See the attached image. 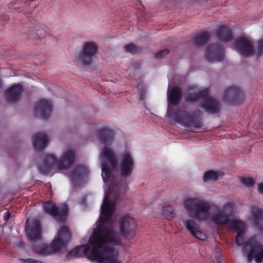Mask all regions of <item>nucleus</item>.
<instances>
[{
    "mask_svg": "<svg viewBox=\"0 0 263 263\" xmlns=\"http://www.w3.org/2000/svg\"><path fill=\"white\" fill-rule=\"evenodd\" d=\"M101 141L103 147L99 154V160L101 164L102 177L105 184L104 186V196L105 189L106 194L111 195V197H117L119 193L126 191L127 186L125 183H117L111 178L114 170L118 169L121 175L127 177L131 175L134 166V161L131 154L125 152L123 153L117 163L114 153L110 148L112 141V133L106 128L101 131Z\"/></svg>",
    "mask_w": 263,
    "mask_h": 263,
    "instance_id": "f257e3e1",
    "label": "nucleus"
},
{
    "mask_svg": "<svg viewBox=\"0 0 263 263\" xmlns=\"http://www.w3.org/2000/svg\"><path fill=\"white\" fill-rule=\"evenodd\" d=\"M121 242L120 236L104 225L99 230L94 228L88 243L76 247L67 254V258L85 255L97 263H123L118 259V253L112 248Z\"/></svg>",
    "mask_w": 263,
    "mask_h": 263,
    "instance_id": "f03ea898",
    "label": "nucleus"
},
{
    "mask_svg": "<svg viewBox=\"0 0 263 263\" xmlns=\"http://www.w3.org/2000/svg\"><path fill=\"white\" fill-rule=\"evenodd\" d=\"M185 211L198 221L211 220L217 224L228 222L233 213L234 206L231 203L225 204L221 210L214 205L197 198L186 197L182 203Z\"/></svg>",
    "mask_w": 263,
    "mask_h": 263,
    "instance_id": "7ed1b4c3",
    "label": "nucleus"
},
{
    "mask_svg": "<svg viewBox=\"0 0 263 263\" xmlns=\"http://www.w3.org/2000/svg\"><path fill=\"white\" fill-rule=\"evenodd\" d=\"M105 189V196L103 199V204L101 207L100 216L99 220L96 222L95 228L96 230H99L104 226L114 231L121 237V242L118 245H114L112 247L119 254V252L115 249L116 246L121 245L122 242L123 238L127 239L133 238L135 235V230L136 228V224L134 218L128 215L123 217L120 221V232L119 233L115 226V223L112 220L113 213L114 212L115 201L117 197H111V195L106 194ZM118 259L120 260L119 258Z\"/></svg>",
    "mask_w": 263,
    "mask_h": 263,
    "instance_id": "20e7f679",
    "label": "nucleus"
},
{
    "mask_svg": "<svg viewBox=\"0 0 263 263\" xmlns=\"http://www.w3.org/2000/svg\"><path fill=\"white\" fill-rule=\"evenodd\" d=\"M230 227L237 232L236 238L238 246H243L242 253L248 262L254 259L259 263L263 259V245L255 240V238H251L247 242L245 240L246 225L243 222L239 219L231 221Z\"/></svg>",
    "mask_w": 263,
    "mask_h": 263,
    "instance_id": "39448f33",
    "label": "nucleus"
},
{
    "mask_svg": "<svg viewBox=\"0 0 263 263\" xmlns=\"http://www.w3.org/2000/svg\"><path fill=\"white\" fill-rule=\"evenodd\" d=\"M74 158V152L71 149L66 150L60 159H57L53 155H46L44 161L39 165V171L47 175L52 172L56 173L59 170H66L71 166Z\"/></svg>",
    "mask_w": 263,
    "mask_h": 263,
    "instance_id": "423d86ee",
    "label": "nucleus"
},
{
    "mask_svg": "<svg viewBox=\"0 0 263 263\" xmlns=\"http://www.w3.org/2000/svg\"><path fill=\"white\" fill-rule=\"evenodd\" d=\"M70 238V234L68 228L63 226L61 227L55 235L50 247L41 243L35 245L34 252L42 256H49L54 252H58L64 248Z\"/></svg>",
    "mask_w": 263,
    "mask_h": 263,
    "instance_id": "0eeeda50",
    "label": "nucleus"
},
{
    "mask_svg": "<svg viewBox=\"0 0 263 263\" xmlns=\"http://www.w3.org/2000/svg\"><path fill=\"white\" fill-rule=\"evenodd\" d=\"M254 49L252 41L246 37H240L235 43V48L237 52L245 56L260 55L263 52V40L259 42Z\"/></svg>",
    "mask_w": 263,
    "mask_h": 263,
    "instance_id": "6e6552de",
    "label": "nucleus"
},
{
    "mask_svg": "<svg viewBox=\"0 0 263 263\" xmlns=\"http://www.w3.org/2000/svg\"><path fill=\"white\" fill-rule=\"evenodd\" d=\"M202 99L203 100V107L206 111L210 113H216L219 110V105L218 103L213 98L209 96L206 91H202L199 92V96L196 93L190 94L187 98V101H197Z\"/></svg>",
    "mask_w": 263,
    "mask_h": 263,
    "instance_id": "1a4fd4ad",
    "label": "nucleus"
},
{
    "mask_svg": "<svg viewBox=\"0 0 263 263\" xmlns=\"http://www.w3.org/2000/svg\"><path fill=\"white\" fill-rule=\"evenodd\" d=\"M98 50V46L95 42L92 41L85 42L83 45L81 52L79 54V60L84 65H90Z\"/></svg>",
    "mask_w": 263,
    "mask_h": 263,
    "instance_id": "9d476101",
    "label": "nucleus"
},
{
    "mask_svg": "<svg viewBox=\"0 0 263 263\" xmlns=\"http://www.w3.org/2000/svg\"><path fill=\"white\" fill-rule=\"evenodd\" d=\"M43 209L46 213L55 217L59 221H64L66 218L68 208L66 204L57 207L54 203L46 202L43 205Z\"/></svg>",
    "mask_w": 263,
    "mask_h": 263,
    "instance_id": "9b49d317",
    "label": "nucleus"
},
{
    "mask_svg": "<svg viewBox=\"0 0 263 263\" xmlns=\"http://www.w3.org/2000/svg\"><path fill=\"white\" fill-rule=\"evenodd\" d=\"M26 232L28 237L32 240L40 239L42 236V227L40 222L37 220L26 221Z\"/></svg>",
    "mask_w": 263,
    "mask_h": 263,
    "instance_id": "f8f14e48",
    "label": "nucleus"
},
{
    "mask_svg": "<svg viewBox=\"0 0 263 263\" xmlns=\"http://www.w3.org/2000/svg\"><path fill=\"white\" fill-rule=\"evenodd\" d=\"M249 219L257 229L263 232V210L256 207L251 208Z\"/></svg>",
    "mask_w": 263,
    "mask_h": 263,
    "instance_id": "ddd939ff",
    "label": "nucleus"
},
{
    "mask_svg": "<svg viewBox=\"0 0 263 263\" xmlns=\"http://www.w3.org/2000/svg\"><path fill=\"white\" fill-rule=\"evenodd\" d=\"M184 225L191 234L196 238L202 240L206 239V235L201 230L200 227L196 223L194 219H189L186 220Z\"/></svg>",
    "mask_w": 263,
    "mask_h": 263,
    "instance_id": "4468645a",
    "label": "nucleus"
},
{
    "mask_svg": "<svg viewBox=\"0 0 263 263\" xmlns=\"http://www.w3.org/2000/svg\"><path fill=\"white\" fill-rule=\"evenodd\" d=\"M52 104L47 100H42L39 101L35 105V110L37 116L43 119L47 118L52 111Z\"/></svg>",
    "mask_w": 263,
    "mask_h": 263,
    "instance_id": "2eb2a0df",
    "label": "nucleus"
},
{
    "mask_svg": "<svg viewBox=\"0 0 263 263\" xmlns=\"http://www.w3.org/2000/svg\"><path fill=\"white\" fill-rule=\"evenodd\" d=\"M167 101H168V108L167 111V117L171 118V105H176L179 102L181 96V91L179 88L174 87L170 91V88L167 90Z\"/></svg>",
    "mask_w": 263,
    "mask_h": 263,
    "instance_id": "dca6fc26",
    "label": "nucleus"
},
{
    "mask_svg": "<svg viewBox=\"0 0 263 263\" xmlns=\"http://www.w3.org/2000/svg\"><path fill=\"white\" fill-rule=\"evenodd\" d=\"M205 57L210 62L221 61L223 59L222 49L217 45L211 46L207 49Z\"/></svg>",
    "mask_w": 263,
    "mask_h": 263,
    "instance_id": "f3484780",
    "label": "nucleus"
},
{
    "mask_svg": "<svg viewBox=\"0 0 263 263\" xmlns=\"http://www.w3.org/2000/svg\"><path fill=\"white\" fill-rule=\"evenodd\" d=\"M48 143V136L44 133H37L32 138L33 147L39 152L43 150L47 146Z\"/></svg>",
    "mask_w": 263,
    "mask_h": 263,
    "instance_id": "a211bd4d",
    "label": "nucleus"
},
{
    "mask_svg": "<svg viewBox=\"0 0 263 263\" xmlns=\"http://www.w3.org/2000/svg\"><path fill=\"white\" fill-rule=\"evenodd\" d=\"M87 168L83 165H80L76 168L69 176V178L73 184L81 182L88 174Z\"/></svg>",
    "mask_w": 263,
    "mask_h": 263,
    "instance_id": "6ab92c4d",
    "label": "nucleus"
},
{
    "mask_svg": "<svg viewBox=\"0 0 263 263\" xmlns=\"http://www.w3.org/2000/svg\"><path fill=\"white\" fill-rule=\"evenodd\" d=\"M22 92V88L18 85L12 86L6 92V98L8 101L11 102H14L18 100Z\"/></svg>",
    "mask_w": 263,
    "mask_h": 263,
    "instance_id": "aec40b11",
    "label": "nucleus"
},
{
    "mask_svg": "<svg viewBox=\"0 0 263 263\" xmlns=\"http://www.w3.org/2000/svg\"><path fill=\"white\" fill-rule=\"evenodd\" d=\"M223 174L218 171H209L204 174L203 180L204 182H212L216 181Z\"/></svg>",
    "mask_w": 263,
    "mask_h": 263,
    "instance_id": "412c9836",
    "label": "nucleus"
},
{
    "mask_svg": "<svg viewBox=\"0 0 263 263\" xmlns=\"http://www.w3.org/2000/svg\"><path fill=\"white\" fill-rule=\"evenodd\" d=\"M217 34L220 40L228 42L231 40V34L229 28L226 27H220L217 31Z\"/></svg>",
    "mask_w": 263,
    "mask_h": 263,
    "instance_id": "4be33fe9",
    "label": "nucleus"
},
{
    "mask_svg": "<svg viewBox=\"0 0 263 263\" xmlns=\"http://www.w3.org/2000/svg\"><path fill=\"white\" fill-rule=\"evenodd\" d=\"M209 35L207 33L203 32L198 34L194 39L195 43L199 46L207 41Z\"/></svg>",
    "mask_w": 263,
    "mask_h": 263,
    "instance_id": "5701e85b",
    "label": "nucleus"
},
{
    "mask_svg": "<svg viewBox=\"0 0 263 263\" xmlns=\"http://www.w3.org/2000/svg\"><path fill=\"white\" fill-rule=\"evenodd\" d=\"M241 182L247 187H251L254 185V180L249 177H241L240 178Z\"/></svg>",
    "mask_w": 263,
    "mask_h": 263,
    "instance_id": "b1692460",
    "label": "nucleus"
},
{
    "mask_svg": "<svg viewBox=\"0 0 263 263\" xmlns=\"http://www.w3.org/2000/svg\"><path fill=\"white\" fill-rule=\"evenodd\" d=\"M124 49L125 51L131 53H135L138 50L137 47L133 44H129L124 46Z\"/></svg>",
    "mask_w": 263,
    "mask_h": 263,
    "instance_id": "393cba45",
    "label": "nucleus"
},
{
    "mask_svg": "<svg viewBox=\"0 0 263 263\" xmlns=\"http://www.w3.org/2000/svg\"><path fill=\"white\" fill-rule=\"evenodd\" d=\"M239 91V90L237 87H232L227 90L226 93L227 95L234 96L237 94Z\"/></svg>",
    "mask_w": 263,
    "mask_h": 263,
    "instance_id": "a878e982",
    "label": "nucleus"
},
{
    "mask_svg": "<svg viewBox=\"0 0 263 263\" xmlns=\"http://www.w3.org/2000/svg\"><path fill=\"white\" fill-rule=\"evenodd\" d=\"M19 261L21 263H43L40 261L35 260L32 258H20Z\"/></svg>",
    "mask_w": 263,
    "mask_h": 263,
    "instance_id": "bb28decb",
    "label": "nucleus"
},
{
    "mask_svg": "<svg viewBox=\"0 0 263 263\" xmlns=\"http://www.w3.org/2000/svg\"><path fill=\"white\" fill-rule=\"evenodd\" d=\"M168 53H169V51L168 50H164L161 51L157 53L155 55V57L157 59H159V58H162V57L167 55V54H168Z\"/></svg>",
    "mask_w": 263,
    "mask_h": 263,
    "instance_id": "cd10ccee",
    "label": "nucleus"
},
{
    "mask_svg": "<svg viewBox=\"0 0 263 263\" xmlns=\"http://www.w3.org/2000/svg\"><path fill=\"white\" fill-rule=\"evenodd\" d=\"M258 191L260 194H263V183L258 185Z\"/></svg>",
    "mask_w": 263,
    "mask_h": 263,
    "instance_id": "c85d7f7f",
    "label": "nucleus"
},
{
    "mask_svg": "<svg viewBox=\"0 0 263 263\" xmlns=\"http://www.w3.org/2000/svg\"><path fill=\"white\" fill-rule=\"evenodd\" d=\"M10 214L9 212H6L5 213V215L4 216V219L5 221H7L9 219L10 217Z\"/></svg>",
    "mask_w": 263,
    "mask_h": 263,
    "instance_id": "c756f323",
    "label": "nucleus"
},
{
    "mask_svg": "<svg viewBox=\"0 0 263 263\" xmlns=\"http://www.w3.org/2000/svg\"><path fill=\"white\" fill-rule=\"evenodd\" d=\"M176 120L177 122H178V123H179L180 124H183V121H182V120H180V119L177 118Z\"/></svg>",
    "mask_w": 263,
    "mask_h": 263,
    "instance_id": "7c9ffc66",
    "label": "nucleus"
},
{
    "mask_svg": "<svg viewBox=\"0 0 263 263\" xmlns=\"http://www.w3.org/2000/svg\"><path fill=\"white\" fill-rule=\"evenodd\" d=\"M144 92H142L141 94H140V99L141 100H143V98H144Z\"/></svg>",
    "mask_w": 263,
    "mask_h": 263,
    "instance_id": "2f4dec72",
    "label": "nucleus"
},
{
    "mask_svg": "<svg viewBox=\"0 0 263 263\" xmlns=\"http://www.w3.org/2000/svg\"><path fill=\"white\" fill-rule=\"evenodd\" d=\"M165 210H163L162 211V214H163V215H165V214H166L165 213Z\"/></svg>",
    "mask_w": 263,
    "mask_h": 263,
    "instance_id": "473e14b6",
    "label": "nucleus"
},
{
    "mask_svg": "<svg viewBox=\"0 0 263 263\" xmlns=\"http://www.w3.org/2000/svg\"><path fill=\"white\" fill-rule=\"evenodd\" d=\"M169 214H171V215L172 214V213L171 211H169V214H168L167 215H169Z\"/></svg>",
    "mask_w": 263,
    "mask_h": 263,
    "instance_id": "72a5a7b5",
    "label": "nucleus"
}]
</instances>
